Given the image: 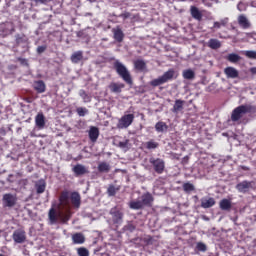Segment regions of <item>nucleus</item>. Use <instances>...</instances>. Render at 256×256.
<instances>
[{"label":"nucleus","instance_id":"dca6fc26","mask_svg":"<svg viewBox=\"0 0 256 256\" xmlns=\"http://www.w3.org/2000/svg\"><path fill=\"white\" fill-rule=\"evenodd\" d=\"M238 24L242 29H249L251 27V22L247 19V16L241 14L238 16Z\"/></svg>","mask_w":256,"mask_h":256},{"label":"nucleus","instance_id":"9d476101","mask_svg":"<svg viewBox=\"0 0 256 256\" xmlns=\"http://www.w3.org/2000/svg\"><path fill=\"white\" fill-rule=\"evenodd\" d=\"M224 74L226 75L227 79H237L239 77V70L235 67L228 66L224 69Z\"/></svg>","mask_w":256,"mask_h":256},{"label":"nucleus","instance_id":"4468645a","mask_svg":"<svg viewBox=\"0 0 256 256\" xmlns=\"http://www.w3.org/2000/svg\"><path fill=\"white\" fill-rule=\"evenodd\" d=\"M88 135L92 143H97V139H99V128L91 126Z\"/></svg>","mask_w":256,"mask_h":256},{"label":"nucleus","instance_id":"bb28decb","mask_svg":"<svg viewBox=\"0 0 256 256\" xmlns=\"http://www.w3.org/2000/svg\"><path fill=\"white\" fill-rule=\"evenodd\" d=\"M98 171L99 173H109L111 171V165L107 162H100L98 164Z\"/></svg>","mask_w":256,"mask_h":256},{"label":"nucleus","instance_id":"72a5a7b5","mask_svg":"<svg viewBox=\"0 0 256 256\" xmlns=\"http://www.w3.org/2000/svg\"><path fill=\"white\" fill-rule=\"evenodd\" d=\"M83 59V52L77 51L71 56L72 63H79Z\"/></svg>","mask_w":256,"mask_h":256},{"label":"nucleus","instance_id":"423d86ee","mask_svg":"<svg viewBox=\"0 0 256 256\" xmlns=\"http://www.w3.org/2000/svg\"><path fill=\"white\" fill-rule=\"evenodd\" d=\"M133 121H135V115L125 114L124 116H122L119 119L117 128L118 129H127L128 127H130L132 125Z\"/></svg>","mask_w":256,"mask_h":256},{"label":"nucleus","instance_id":"4be33fe9","mask_svg":"<svg viewBox=\"0 0 256 256\" xmlns=\"http://www.w3.org/2000/svg\"><path fill=\"white\" fill-rule=\"evenodd\" d=\"M112 31L114 33L115 41H117L118 43H121L125 37L123 30H121V28H114Z\"/></svg>","mask_w":256,"mask_h":256},{"label":"nucleus","instance_id":"b1692460","mask_svg":"<svg viewBox=\"0 0 256 256\" xmlns=\"http://www.w3.org/2000/svg\"><path fill=\"white\" fill-rule=\"evenodd\" d=\"M33 87H34L35 91H37V93H45L46 86H45V82H43V80L35 81L33 84Z\"/></svg>","mask_w":256,"mask_h":256},{"label":"nucleus","instance_id":"5701e85b","mask_svg":"<svg viewBox=\"0 0 256 256\" xmlns=\"http://www.w3.org/2000/svg\"><path fill=\"white\" fill-rule=\"evenodd\" d=\"M134 67L137 71H145L147 69V63L143 59H137L134 61Z\"/></svg>","mask_w":256,"mask_h":256},{"label":"nucleus","instance_id":"f8f14e48","mask_svg":"<svg viewBox=\"0 0 256 256\" xmlns=\"http://www.w3.org/2000/svg\"><path fill=\"white\" fill-rule=\"evenodd\" d=\"M251 185H252V182L245 180V181L238 183L236 185V189H237V191H239V193H247L249 191V189H251Z\"/></svg>","mask_w":256,"mask_h":256},{"label":"nucleus","instance_id":"a18cd8bd","mask_svg":"<svg viewBox=\"0 0 256 256\" xmlns=\"http://www.w3.org/2000/svg\"><path fill=\"white\" fill-rule=\"evenodd\" d=\"M237 9H238V11H245L247 9V4H245L243 2H239L237 5Z\"/></svg>","mask_w":256,"mask_h":256},{"label":"nucleus","instance_id":"ddd939ff","mask_svg":"<svg viewBox=\"0 0 256 256\" xmlns=\"http://www.w3.org/2000/svg\"><path fill=\"white\" fill-rule=\"evenodd\" d=\"M190 15L196 21H202V19H203V12H201L200 9L197 8L196 6L190 7Z\"/></svg>","mask_w":256,"mask_h":256},{"label":"nucleus","instance_id":"412c9836","mask_svg":"<svg viewBox=\"0 0 256 256\" xmlns=\"http://www.w3.org/2000/svg\"><path fill=\"white\" fill-rule=\"evenodd\" d=\"M215 205V198H202L201 207L202 209H209Z\"/></svg>","mask_w":256,"mask_h":256},{"label":"nucleus","instance_id":"2eb2a0df","mask_svg":"<svg viewBox=\"0 0 256 256\" xmlns=\"http://www.w3.org/2000/svg\"><path fill=\"white\" fill-rule=\"evenodd\" d=\"M35 125L38 129H45V115L42 112L35 116Z\"/></svg>","mask_w":256,"mask_h":256},{"label":"nucleus","instance_id":"c9c22d12","mask_svg":"<svg viewBox=\"0 0 256 256\" xmlns=\"http://www.w3.org/2000/svg\"><path fill=\"white\" fill-rule=\"evenodd\" d=\"M79 95L83 99L84 103H91V96L87 94L85 90H80Z\"/></svg>","mask_w":256,"mask_h":256},{"label":"nucleus","instance_id":"7ed1b4c3","mask_svg":"<svg viewBox=\"0 0 256 256\" xmlns=\"http://www.w3.org/2000/svg\"><path fill=\"white\" fill-rule=\"evenodd\" d=\"M111 215V221L115 227H119L123 224V217L125 213L123 212V208L119 206H115L109 211Z\"/></svg>","mask_w":256,"mask_h":256},{"label":"nucleus","instance_id":"de8ad7c7","mask_svg":"<svg viewBox=\"0 0 256 256\" xmlns=\"http://www.w3.org/2000/svg\"><path fill=\"white\" fill-rule=\"evenodd\" d=\"M30 1H34V3L36 4H42V5H47V3H49L51 0H30Z\"/></svg>","mask_w":256,"mask_h":256},{"label":"nucleus","instance_id":"e433bc0d","mask_svg":"<svg viewBox=\"0 0 256 256\" xmlns=\"http://www.w3.org/2000/svg\"><path fill=\"white\" fill-rule=\"evenodd\" d=\"M183 190L185 193H191V191H195V186L192 183H184L183 184Z\"/></svg>","mask_w":256,"mask_h":256},{"label":"nucleus","instance_id":"c85d7f7f","mask_svg":"<svg viewBox=\"0 0 256 256\" xmlns=\"http://www.w3.org/2000/svg\"><path fill=\"white\" fill-rule=\"evenodd\" d=\"M208 47L210 49H221V41H219L218 39L212 38L208 41Z\"/></svg>","mask_w":256,"mask_h":256},{"label":"nucleus","instance_id":"f704fd0d","mask_svg":"<svg viewBox=\"0 0 256 256\" xmlns=\"http://www.w3.org/2000/svg\"><path fill=\"white\" fill-rule=\"evenodd\" d=\"M227 23H229V19L224 18V19L220 20L219 22H214L213 28L221 29V27H225V25H227Z\"/></svg>","mask_w":256,"mask_h":256},{"label":"nucleus","instance_id":"20e7f679","mask_svg":"<svg viewBox=\"0 0 256 256\" xmlns=\"http://www.w3.org/2000/svg\"><path fill=\"white\" fill-rule=\"evenodd\" d=\"M173 77H175V70L169 69L162 76L152 80L150 82V85L152 87H159V85H165V83H169V81H171Z\"/></svg>","mask_w":256,"mask_h":256},{"label":"nucleus","instance_id":"4c0bfd02","mask_svg":"<svg viewBox=\"0 0 256 256\" xmlns=\"http://www.w3.org/2000/svg\"><path fill=\"white\" fill-rule=\"evenodd\" d=\"M76 112L78 113L79 117H85V115L89 113V110L85 107H78L76 109Z\"/></svg>","mask_w":256,"mask_h":256},{"label":"nucleus","instance_id":"f03ea898","mask_svg":"<svg viewBox=\"0 0 256 256\" xmlns=\"http://www.w3.org/2000/svg\"><path fill=\"white\" fill-rule=\"evenodd\" d=\"M114 69L116 73L127 83L128 85H133V79L131 78V73L125 66V64L121 63V61L116 60L114 62Z\"/></svg>","mask_w":256,"mask_h":256},{"label":"nucleus","instance_id":"f3484780","mask_svg":"<svg viewBox=\"0 0 256 256\" xmlns=\"http://www.w3.org/2000/svg\"><path fill=\"white\" fill-rule=\"evenodd\" d=\"M71 203L76 209L81 207V195L78 192H73L70 196Z\"/></svg>","mask_w":256,"mask_h":256},{"label":"nucleus","instance_id":"a878e982","mask_svg":"<svg viewBox=\"0 0 256 256\" xmlns=\"http://www.w3.org/2000/svg\"><path fill=\"white\" fill-rule=\"evenodd\" d=\"M183 105H185V101L177 99L172 108L173 113H179V111H183Z\"/></svg>","mask_w":256,"mask_h":256},{"label":"nucleus","instance_id":"f257e3e1","mask_svg":"<svg viewBox=\"0 0 256 256\" xmlns=\"http://www.w3.org/2000/svg\"><path fill=\"white\" fill-rule=\"evenodd\" d=\"M58 211L51 208L48 213L51 225L55 223H63L66 225L71 219V202L69 201V192L63 191L59 197Z\"/></svg>","mask_w":256,"mask_h":256},{"label":"nucleus","instance_id":"2f4dec72","mask_svg":"<svg viewBox=\"0 0 256 256\" xmlns=\"http://www.w3.org/2000/svg\"><path fill=\"white\" fill-rule=\"evenodd\" d=\"M226 59L230 63H239V61H241V56H239V54L231 53L226 57Z\"/></svg>","mask_w":256,"mask_h":256},{"label":"nucleus","instance_id":"0eeeda50","mask_svg":"<svg viewBox=\"0 0 256 256\" xmlns=\"http://www.w3.org/2000/svg\"><path fill=\"white\" fill-rule=\"evenodd\" d=\"M149 163H151L154 171L161 175L165 171V161L161 158H150Z\"/></svg>","mask_w":256,"mask_h":256},{"label":"nucleus","instance_id":"603ef678","mask_svg":"<svg viewBox=\"0 0 256 256\" xmlns=\"http://www.w3.org/2000/svg\"><path fill=\"white\" fill-rule=\"evenodd\" d=\"M250 72L253 74V75H256V67H253L250 69Z\"/></svg>","mask_w":256,"mask_h":256},{"label":"nucleus","instance_id":"aec40b11","mask_svg":"<svg viewBox=\"0 0 256 256\" xmlns=\"http://www.w3.org/2000/svg\"><path fill=\"white\" fill-rule=\"evenodd\" d=\"M109 89L112 93H121V91L125 89V84L112 82L109 85Z\"/></svg>","mask_w":256,"mask_h":256},{"label":"nucleus","instance_id":"6ab92c4d","mask_svg":"<svg viewBox=\"0 0 256 256\" xmlns=\"http://www.w3.org/2000/svg\"><path fill=\"white\" fill-rule=\"evenodd\" d=\"M72 241L74 245H83V243H85V235L81 232H77L72 235Z\"/></svg>","mask_w":256,"mask_h":256},{"label":"nucleus","instance_id":"49530a36","mask_svg":"<svg viewBox=\"0 0 256 256\" xmlns=\"http://www.w3.org/2000/svg\"><path fill=\"white\" fill-rule=\"evenodd\" d=\"M18 61L21 65H23L24 67H28L29 66V62L27 61V59L25 58H18Z\"/></svg>","mask_w":256,"mask_h":256},{"label":"nucleus","instance_id":"79ce46f5","mask_svg":"<svg viewBox=\"0 0 256 256\" xmlns=\"http://www.w3.org/2000/svg\"><path fill=\"white\" fill-rule=\"evenodd\" d=\"M196 249L197 251H202V253H205V251H207V245H205L203 242H198L196 244Z\"/></svg>","mask_w":256,"mask_h":256},{"label":"nucleus","instance_id":"39448f33","mask_svg":"<svg viewBox=\"0 0 256 256\" xmlns=\"http://www.w3.org/2000/svg\"><path fill=\"white\" fill-rule=\"evenodd\" d=\"M247 113H251V106L250 105L238 106L237 108H235L232 111L231 121H233L234 123H237V121H239L243 117V115H245Z\"/></svg>","mask_w":256,"mask_h":256},{"label":"nucleus","instance_id":"a211bd4d","mask_svg":"<svg viewBox=\"0 0 256 256\" xmlns=\"http://www.w3.org/2000/svg\"><path fill=\"white\" fill-rule=\"evenodd\" d=\"M46 187H47V183L43 179H40L35 182V189L38 195H41V193H45Z\"/></svg>","mask_w":256,"mask_h":256},{"label":"nucleus","instance_id":"c756f323","mask_svg":"<svg viewBox=\"0 0 256 256\" xmlns=\"http://www.w3.org/2000/svg\"><path fill=\"white\" fill-rule=\"evenodd\" d=\"M182 77L184 79H187L188 81H191L195 79V71H193L192 69H186L182 72Z\"/></svg>","mask_w":256,"mask_h":256},{"label":"nucleus","instance_id":"37998d69","mask_svg":"<svg viewBox=\"0 0 256 256\" xmlns=\"http://www.w3.org/2000/svg\"><path fill=\"white\" fill-rule=\"evenodd\" d=\"M147 149H157L159 147V143L155 141H149L146 143Z\"/></svg>","mask_w":256,"mask_h":256},{"label":"nucleus","instance_id":"864d4df0","mask_svg":"<svg viewBox=\"0 0 256 256\" xmlns=\"http://www.w3.org/2000/svg\"><path fill=\"white\" fill-rule=\"evenodd\" d=\"M16 43H18V44L21 43V38H17Z\"/></svg>","mask_w":256,"mask_h":256},{"label":"nucleus","instance_id":"7c9ffc66","mask_svg":"<svg viewBox=\"0 0 256 256\" xmlns=\"http://www.w3.org/2000/svg\"><path fill=\"white\" fill-rule=\"evenodd\" d=\"M167 129H169V127L163 121L157 122L155 125V130L157 133H164V131H167Z\"/></svg>","mask_w":256,"mask_h":256},{"label":"nucleus","instance_id":"1a4fd4ad","mask_svg":"<svg viewBox=\"0 0 256 256\" xmlns=\"http://www.w3.org/2000/svg\"><path fill=\"white\" fill-rule=\"evenodd\" d=\"M13 241H15V243H25L27 236L25 234V230H16L13 233Z\"/></svg>","mask_w":256,"mask_h":256},{"label":"nucleus","instance_id":"ea45409f","mask_svg":"<svg viewBox=\"0 0 256 256\" xmlns=\"http://www.w3.org/2000/svg\"><path fill=\"white\" fill-rule=\"evenodd\" d=\"M118 147H120V149H123L124 151H127V149H129V140L126 139L124 141L119 142Z\"/></svg>","mask_w":256,"mask_h":256},{"label":"nucleus","instance_id":"393cba45","mask_svg":"<svg viewBox=\"0 0 256 256\" xmlns=\"http://www.w3.org/2000/svg\"><path fill=\"white\" fill-rule=\"evenodd\" d=\"M140 201L142 202V205L144 207L147 205H151V203H153V196L150 193H146L141 196Z\"/></svg>","mask_w":256,"mask_h":256},{"label":"nucleus","instance_id":"3c124183","mask_svg":"<svg viewBox=\"0 0 256 256\" xmlns=\"http://www.w3.org/2000/svg\"><path fill=\"white\" fill-rule=\"evenodd\" d=\"M128 229L129 231H135V226H133V224H129Z\"/></svg>","mask_w":256,"mask_h":256},{"label":"nucleus","instance_id":"9b49d317","mask_svg":"<svg viewBox=\"0 0 256 256\" xmlns=\"http://www.w3.org/2000/svg\"><path fill=\"white\" fill-rule=\"evenodd\" d=\"M73 173L76 177H81V175H86V173H89V170H87V167H85L83 164H77L72 168Z\"/></svg>","mask_w":256,"mask_h":256},{"label":"nucleus","instance_id":"09e8293b","mask_svg":"<svg viewBox=\"0 0 256 256\" xmlns=\"http://www.w3.org/2000/svg\"><path fill=\"white\" fill-rule=\"evenodd\" d=\"M47 50V46L43 45V46H38L37 48V53L41 54V53H45V51Z\"/></svg>","mask_w":256,"mask_h":256},{"label":"nucleus","instance_id":"8fccbe9b","mask_svg":"<svg viewBox=\"0 0 256 256\" xmlns=\"http://www.w3.org/2000/svg\"><path fill=\"white\" fill-rule=\"evenodd\" d=\"M20 185H24V186L29 185V180L27 179L20 180Z\"/></svg>","mask_w":256,"mask_h":256},{"label":"nucleus","instance_id":"473e14b6","mask_svg":"<svg viewBox=\"0 0 256 256\" xmlns=\"http://www.w3.org/2000/svg\"><path fill=\"white\" fill-rule=\"evenodd\" d=\"M130 209H143V202L141 200H133L129 203Z\"/></svg>","mask_w":256,"mask_h":256},{"label":"nucleus","instance_id":"58836bf2","mask_svg":"<svg viewBox=\"0 0 256 256\" xmlns=\"http://www.w3.org/2000/svg\"><path fill=\"white\" fill-rule=\"evenodd\" d=\"M77 255L78 256H89V250L85 247L77 248Z\"/></svg>","mask_w":256,"mask_h":256},{"label":"nucleus","instance_id":"cd10ccee","mask_svg":"<svg viewBox=\"0 0 256 256\" xmlns=\"http://www.w3.org/2000/svg\"><path fill=\"white\" fill-rule=\"evenodd\" d=\"M219 205L222 211H230L232 207L231 200L229 199H222Z\"/></svg>","mask_w":256,"mask_h":256},{"label":"nucleus","instance_id":"a19ab883","mask_svg":"<svg viewBox=\"0 0 256 256\" xmlns=\"http://www.w3.org/2000/svg\"><path fill=\"white\" fill-rule=\"evenodd\" d=\"M107 193L109 197H115V195L117 194V188H115L113 185H110L107 189Z\"/></svg>","mask_w":256,"mask_h":256},{"label":"nucleus","instance_id":"6e6552de","mask_svg":"<svg viewBox=\"0 0 256 256\" xmlns=\"http://www.w3.org/2000/svg\"><path fill=\"white\" fill-rule=\"evenodd\" d=\"M3 207H15L17 204V195L7 193L2 197Z\"/></svg>","mask_w":256,"mask_h":256},{"label":"nucleus","instance_id":"c03bdc74","mask_svg":"<svg viewBox=\"0 0 256 256\" xmlns=\"http://www.w3.org/2000/svg\"><path fill=\"white\" fill-rule=\"evenodd\" d=\"M244 55L248 57V59H256V51H252V50L245 51Z\"/></svg>","mask_w":256,"mask_h":256}]
</instances>
